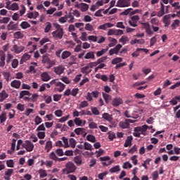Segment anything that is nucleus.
<instances>
[{
  "mask_svg": "<svg viewBox=\"0 0 180 180\" xmlns=\"http://www.w3.org/2000/svg\"><path fill=\"white\" fill-rule=\"evenodd\" d=\"M22 148H25L27 153H32V151L34 149V145L33 143H32V141L26 140L22 143Z\"/></svg>",
  "mask_w": 180,
  "mask_h": 180,
  "instance_id": "nucleus-5",
  "label": "nucleus"
},
{
  "mask_svg": "<svg viewBox=\"0 0 180 180\" xmlns=\"http://www.w3.org/2000/svg\"><path fill=\"white\" fill-rule=\"evenodd\" d=\"M130 123H134L133 120H125L124 122H120L119 126L121 129H129L130 127Z\"/></svg>",
  "mask_w": 180,
  "mask_h": 180,
  "instance_id": "nucleus-9",
  "label": "nucleus"
},
{
  "mask_svg": "<svg viewBox=\"0 0 180 180\" xmlns=\"http://www.w3.org/2000/svg\"><path fill=\"white\" fill-rule=\"evenodd\" d=\"M58 87L55 88L54 90L56 92H63V90L65 89V85L63 83H60L58 84V86H57Z\"/></svg>",
  "mask_w": 180,
  "mask_h": 180,
  "instance_id": "nucleus-32",
  "label": "nucleus"
},
{
  "mask_svg": "<svg viewBox=\"0 0 180 180\" xmlns=\"http://www.w3.org/2000/svg\"><path fill=\"white\" fill-rule=\"evenodd\" d=\"M20 26L21 29L26 30V29H29V27H30V24H29L27 22V21H23L21 22Z\"/></svg>",
  "mask_w": 180,
  "mask_h": 180,
  "instance_id": "nucleus-35",
  "label": "nucleus"
},
{
  "mask_svg": "<svg viewBox=\"0 0 180 180\" xmlns=\"http://www.w3.org/2000/svg\"><path fill=\"white\" fill-rule=\"evenodd\" d=\"M140 20V16L134 15L131 17V20L128 21L129 26L132 27H137V22Z\"/></svg>",
  "mask_w": 180,
  "mask_h": 180,
  "instance_id": "nucleus-6",
  "label": "nucleus"
},
{
  "mask_svg": "<svg viewBox=\"0 0 180 180\" xmlns=\"http://www.w3.org/2000/svg\"><path fill=\"white\" fill-rule=\"evenodd\" d=\"M6 112H1V114L0 115V123H5V122H6Z\"/></svg>",
  "mask_w": 180,
  "mask_h": 180,
  "instance_id": "nucleus-36",
  "label": "nucleus"
},
{
  "mask_svg": "<svg viewBox=\"0 0 180 180\" xmlns=\"http://www.w3.org/2000/svg\"><path fill=\"white\" fill-rule=\"evenodd\" d=\"M60 83V81H58V79H53L50 82V85H55V86H58L59 84Z\"/></svg>",
  "mask_w": 180,
  "mask_h": 180,
  "instance_id": "nucleus-58",
  "label": "nucleus"
},
{
  "mask_svg": "<svg viewBox=\"0 0 180 180\" xmlns=\"http://www.w3.org/2000/svg\"><path fill=\"white\" fill-rule=\"evenodd\" d=\"M53 25L55 26L56 30L51 33L52 37H53L55 40H61V39H63V36H64V29H63L61 25L58 24L54 23Z\"/></svg>",
  "mask_w": 180,
  "mask_h": 180,
  "instance_id": "nucleus-2",
  "label": "nucleus"
},
{
  "mask_svg": "<svg viewBox=\"0 0 180 180\" xmlns=\"http://www.w3.org/2000/svg\"><path fill=\"white\" fill-rule=\"evenodd\" d=\"M20 85H22L20 80H13L11 82V86H12V88H15V89H19Z\"/></svg>",
  "mask_w": 180,
  "mask_h": 180,
  "instance_id": "nucleus-14",
  "label": "nucleus"
},
{
  "mask_svg": "<svg viewBox=\"0 0 180 180\" xmlns=\"http://www.w3.org/2000/svg\"><path fill=\"white\" fill-rule=\"evenodd\" d=\"M152 160L150 158L146 159L143 163H142V167L145 168V169H148V167L147 165H150V162H151Z\"/></svg>",
  "mask_w": 180,
  "mask_h": 180,
  "instance_id": "nucleus-40",
  "label": "nucleus"
},
{
  "mask_svg": "<svg viewBox=\"0 0 180 180\" xmlns=\"http://www.w3.org/2000/svg\"><path fill=\"white\" fill-rule=\"evenodd\" d=\"M77 8L80 9L82 12H86L88 9H89V5L85 4V3H81L77 5Z\"/></svg>",
  "mask_w": 180,
  "mask_h": 180,
  "instance_id": "nucleus-12",
  "label": "nucleus"
},
{
  "mask_svg": "<svg viewBox=\"0 0 180 180\" xmlns=\"http://www.w3.org/2000/svg\"><path fill=\"white\" fill-rule=\"evenodd\" d=\"M6 165L8 168H13V167L15 165V162H13V160H7Z\"/></svg>",
  "mask_w": 180,
  "mask_h": 180,
  "instance_id": "nucleus-53",
  "label": "nucleus"
},
{
  "mask_svg": "<svg viewBox=\"0 0 180 180\" xmlns=\"http://www.w3.org/2000/svg\"><path fill=\"white\" fill-rule=\"evenodd\" d=\"M84 58H85V60H89V59L95 60V52H94V51L88 52L85 55Z\"/></svg>",
  "mask_w": 180,
  "mask_h": 180,
  "instance_id": "nucleus-24",
  "label": "nucleus"
},
{
  "mask_svg": "<svg viewBox=\"0 0 180 180\" xmlns=\"http://www.w3.org/2000/svg\"><path fill=\"white\" fill-rule=\"evenodd\" d=\"M15 39H23V34L20 31H18L14 33Z\"/></svg>",
  "mask_w": 180,
  "mask_h": 180,
  "instance_id": "nucleus-50",
  "label": "nucleus"
},
{
  "mask_svg": "<svg viewBox=\"0 0 180 180\" xmlns=\"http://www.w3.org/2000/svg\"><path fill=\"white\" fill-rule=\"evenodd\" d=\"M74 123L76 124V126H80L82 127V120L79 117H75L74 119Z\"/></svg>",
  "mask_w": 180,
  "mask_h": 180,
  "instance_id": "nucleus-41",
  "label": "nucleus"
},
{
  "mask_svg": "<svg viewBox=\"0 0 180 180\" xmlns=\"http://www.w3.org/2000/svg\"><path fill=\"white\" fill-rule=\"evenodd\" d=\"M153 180H158L159 178L158 171H155L152 173Z\"/></svg>",
  "mask_w": 180,
  "mask_h": 180,
  "instance_id": "nucleus-62",
  "label": "nucleus"
},
{
  "mask_svg": "<svg viewBox=\"0 0 180 180\" xmlns=\"http://www.w3.org/2000/svg\"><path fill=\"white\" fill-rule=\"evenodd\" d=\"M71 52L70 51H64L61 54L62 60H67L68 57H71Z\"/></svg>",
  "mask_w": 180,
  "mask_h": 180,
  "instance_id": "nucleus-26",
  "label": "nucleus"
},
{
  "mask_svg": "<svg viewBox=\"0 0 180 180\" xmlns=\"http://www.w3.org/2000/svg\"><path fill=\"white\" fill-rule=\"evenodd\" d=\"M8 30H18V24H14L13 21H11L7 25Z\"/></svg>",
  "mask_w": 180,
  "mask_h": 180,
  "instance_id": "nucleus-23",
  "label": "nucleus"
},
{
  "mask_svg": "<svg viewBox=\"0 0 180 180\" xmlns=\"http://www.w3.org/2000/svg\"><path fill=\"white\" fill-rule=\"evenodd\" d=\"M13 50H14L15 54H20V53H22V51H23V50H25V46L14 45Z\"/></svg>",
  "mask_w": 180,
  "mask_h": 180,
  "instance_id": "nucleus-18",
  "label": "nucleus"
},
{
  "mask_svg": "<svg viewBox=\"0 0 180 180\" xmlns=\"http://www.w3.org/2000/svg\"><path fill=\"white\" fill-rule=\"evenodd\" d=\"M49 158L50 160H53V161H58V157H57V155L54 152H51L49 154Z\"/></svg>",
  "mask_w": 180,
  "mask_h": 180,
  "instance_id": "nucleus-44",
  "label": "nucleus"
},
{
  "mask_svg": "<svg viewBox=\"0 0 180 180\" xmlns=\"http://www.w3.org/2000/svg\"><path fill=\"white\" fill-rule=\"evenodd\" d=\"M53 148V142L51 141H48L45 146V150H46V153H50V150Z\"/></svg>",
  "mask_w": 180,
  "mask_h": 180,
  "instance_id": "nucleus-31",
  "label": "nucleus"
},
{
  "mask_svg": "<svg viewBox=\"0 0 180 180\" xmlns=\"http://www.w3.org/2000/svg\"><path fill=\"white\" fill-rule=\"evenodd\" d=\"M70 61L69 62V65H73V64L75 63V61H77V58H75V56H70Z\"/></svg>",
  "mask_w": 180,
  "mask_h": 180,
  "instance_id": "nucleus-59",
  "label": "nucleus"
},
{
  "mask_svg": "<svg viewBox=\"0 0 180 180\" xmlns=\"http://www.w3.org/2000/svg\"><path fill=\"white\" fill-rule=\"evenodd\" d=\"M160 11L158 13V18H161V16H164V15H165V6H164L162 3H160Z\"/></svg>",
  "mask_w": 180,
  "mask_h": 180,
  "instance_id": "nucleus-25",
  "label": "nucleus"
},
{
  "mask_svg": "<svg viewBox=\"0 0 180 180\" xmlns=\"http://www.w3.org/2000/svg\"><path fill=\"white\" fill-rule=\"evenodd\" d=\"M54 72H56V74L57 75H61V74H63V72H64V67H63V65H59L58 67H55Z\"/></svg>",
  "mask_w": 180,
  "mask_h": 180,
  "instance_id": "nucleus-20",
  "label": "nucleus"
},
{
  "mask_svg": "<svg viewBox=\"0 0 180 180\" xmlns=\"http://www.w3.org/2000/svg\"><path fill=\"white\" fill-rule=\"evenodd\" d=\"M171 15H166L163 17V23L165 24V27H167V26H169V25H171Z\"/></svg>",
  "mask_w": 180,
  "mask_h": 180,
  "instance_id": "nucleus-16",
  "label": "nucleus"
},
{
  "mask_svg": "<svg viewBox=\"0 0 180 180\" xmlns=\"http://www.w3.org/2000/svg\"><path fill=\"white\" fill-rule=\"evenodd\" d=\"M39 172L40 178H46V176H47V173L46 172V170L40 169Z\"/></svg>",
  "mask_w": 180,
  "mask_h": 180,
  "instance_id": "nucleus-56",
  "label": "nucleus"
},
{
  "mask_svg": "<svg viewBox=\"0 0 180 180\" xmlns=\"http://www.w3.org/2000/svg\"><path fill=\"white\" fill-rule=\"evenodd\" d=\"M136 43H138L139 44H144V39H135L134 40L131 41V44H136Z\"/></svg>",
  "mask_w": 180,
  "mask_h": 180,
  "instance_id": "nucleus-48",
  "label": "nucleus"
},
{
  "mask_svg": "<svg viewBox=\"0 0 180 180\" xmlns=\"http://www.w3.org/2000/svg\"><path fill=\"white\" fill-rule=\"evenodd\" d=\"M178 27H179V20H174L173 23L172 24V30H175Z\"/></svg>",
  "mask_w": 180,
  "mask_h": 180,
  "instance_id": "nucleus-43",
  "label": "nucleus"
},
{
  "mask_svg": "<svg viewBox=\"0 0 180 180\" xmlns=\"http://www.w3.org/2000/svg\"><path fill=\"white\" fill-rule=\"evenodd\" d=\"M41 62L43 64H45V65H47L46 68L48 70H50L53 65H56V61L50 60L47 55H44L42 56Z\"/></svg>",
  "mask_w": 180,
  "mask_h": 180,
  "instance_id": "nucleus-4",
  "label": "nucleus"
},
{
  "mask_svg": "<svg viewBox=\"0 0 180 180\" xmlns=\"http://www.w3.org/2000/svg\"><path fill=\"white\" fill-rule=\"evenodd\" d=\"M109 171L111 174H115V172H120V166L116 165V166L112 167L111 169H110Z\"/></svg>",
  "mask_w": 180,
  "mask_h": 180,
  "instance_id": "nucleus-37",
  "label": "nucleus"
},
{
  "mask_svg": "<svg viewBox=\"0 0 180 180\" xmlns=\"http://www.w3.org/2000/svg\"><path fill=\"white\" fill-rule=\"evenodd\" d=\"M150 23L152 26H158L160 25V20L158 18H152L150 20Z\"/></svg>",
  "mask_w": 180,
  "mask_h": 180,
  "instance_id": "nucleus-47",
  "label": "nucleus"
},
{
  "mask_svg": "<svg viewBox=\"0 0 180 180\" xmlns=\"http://www.w3.org/2000/svg\"><path fill=\"white\" fill-rule=\"evenodd\" d=\"M122 168L124 169H130V168H133V165H131V163H130V162H125L122 165Z\"/></svg>",
  "mask_w": 180,
  "mask_h": 180,
  "instance_id": "nucleus-38",
  "label": "nucleus"
},
{
  "mask_svg": "<svg viewBox=\"0 0 180 180\" xmlns=\"http://www.w3.org/2000/svg\"><path fill=\"white\" fill-rule=\"evenodd\" d=\"M70 146L72 147V148H75V146H77V141L74 138H71L69 141Z\"/></svg>",
  "mask_w": 180,
  "mask_h": 180,
  "instance_id": "nucleus-54",
  "label": "nucleus"
},
{
  "mask_svg": "<svg viewBox=\"0 0 180 180\" xmlns=\"http://www.w3.org/2000/svg\"><path fill=\"white\" fill-rule=\"evenodd\" d=\"M131 141H133V136H127V139L125 140L124 147H129V146H131Z\"/></svg>",
  "mask_w": 180,
  "mask_h": 180,
  "instance_id": "nucleus-27",
  "label": "nucleus"
},
{
  "mask_svg": "<svg viewBox=\"0 0 180 180\" xmlns=\"http://www.w3.org/2000/svg\"><path fill=\"white\" fill-rule=\"evenodd\" d=\"M30 58H32V56H30L27 53H24L21 57V59L20 60V64H25L26 61H29Z\"/></svg>",
  "mask_w": 180,
  "mask_h": 180,
  "instance_id": "nucleus-11",
  "label": "nucleus"
},
{
  "mask_svg": "<svg viewBox=\"0 0 180 180\" xmlns=\"http://www.w3.org/2000/svg\"><path fill=\"white\" fill-rule=\"evenodd\" d=\"M108 50H109V47H107V49H103L101 51H97L96 53V54L98 57H101V56H103V54H105V53H106V51H108Z\"/></svg>",
  "mask_w": 180,
  "mask_h": 180,
  "instance_id": "nucleus-39",
  "label": "nucleus"
},
{
  "mask_svg": "<svg viewBox=\"0 0 180 180\" xmlns=\"http://www.w3.org/2000/svg\"><path fill=\"white\" fill-rule=\"evenodd\" d=\"M5 66V56H1L0 57V67Z\"/></svg>",
  "mask_w": 180,
  "mask_h": 180,
  "instance_id": "nucleus-64",
  "label": "nucleus"
},
{
  "mask_svg": "<svg viewBox=\"0 0 180 180\" xmlns=\"http://www.w3.org/2000/svg\"><path fill=\"white\" fill-rule=\"evenodd\" d=\"M74 162L77 165V167H81L82 165V156L77 155L73 159Z\"/></svg>",
  "mask_w": 180,
  "mask_h": 180,
  "instance_id": "nucleus-15",
  "label": "nucleus"
},
{
  "mask_svg": "<svg viewBox=\"0 0 180 180\" xmlns=\"http://www.w3.org/2000/svg\"><path fill=\"white\" fill-rule=\"evenodd\" d=\"M85 30H88L89 32H93L94 30V25L86 23L84 27Z\"/></svg>",
  "mask_w": 180,
  "mask_h": 180,
  "instance_id": "nucleus-49",
  "label": "nucleus"
},
{
  "mask_svg": "<svg viewBox=\"0 0 180 180\" xmlns=\"http://www.w3.org/2000/svg\"><path fill=\"white\" fill-rule=\"evenodd\" d=\"M8 95L6 93V91L5 90H3L1 93H0V102H4V101H5V99H6V98H8Z\"/></svg>",
  "mask_w": 180,
  "mask_h": 180,
  "instance_id": "nucleus-28",
  "label": "nucleus"
},
{
  "mask_svg": "<svg viewBox=\"0 0 180 180\" xmlns=\"http://www.w3.org/2000/svg\"><path fill=\"white\" fill-rule=\"evenodd\" d=\"M116 6L117 8H127L130 6V0H118Z\"/></svg>",
  "mask_w": 180,
  "mask_h": 180,
  "instance_id": "nucleus-7",
  "label": "nucleus"
},
{
  "mask_svg": "<svg viewBox=\"0 0 180 180\" xmlns=\"http://www.w3.org/2000/svg\"><path fill=\"white\" fill-rule=\"evenodd\" d=\"M141 25H142V29H143L148 34V36H153L154 34V32H157L158 30H160V27L157 25H150V23L148 22H141ZM151 27L153 30H151Z\"/></svg>",
  "mask_w": 180,
  "mask_h": 180,
  "instance_id": "nucleus-1",
  "label": "nucleus"
},
{
  "mask_svg": "<svg viewBox=\"0 0 180 180\" xmlns=\"http://www.w3.org/2000/svg\"><path fill=\"white\" fill-rule=\"evenodd\" d=\"M39 16V12H31L27 13V18L29 19H36Z\"/></svg>",
  "mask_w": 180,
  "mask_h": 180,
  "instance_id": "nucleus-30",
  "label": "nucleus"
},
{
  "mask_svg": "<svg viewBox=\"0 0 180 180\" xmlns=\"http://www.w3.org/2000/svg\"><path fill=\"white\" fill-rule=\"evenodd\" d=\"M86 141H90V143H96V138L92 134H89L86 136Z\"/></svg>",
  "mask_w": 180,
  "mask_h": 180,
  "instance_id": "nucleus-33",
  "label": "nucleus"
},
{
  "mask_svg": "<svg viewBox=\"0 0 180 180\" xmlns=\"http://www.w3.org/2000/svg\"><path fill=\"white\" fill-rule=\"evenodd\" d=\"M91 112L93 115H95L96 116H98L100 115L99 110L96 107H91Z\"/></svg>",
  "mask_w": 180,
  "mask_h": 180,
  "instance_id": "nucleus-55",
  "label": "nucleus"
},
{
  "mask_svg": "<svg viewBox=\"0 0 180 180\" xmlns=\"http://www.w3.org/2000/svg\"><path fill=\"white\" fill-rule=\"evenodd\" d=\"M89 129H98V124H96V122H90L89 124Z\"/></svg>",
  "mask_w": 180,
  "mask_h": 180,
  "instance_id": "nucleus-63",
  "label": "nucleus"
},
{
  "mask_svg": "<svg viewBox=\"0 0 180 180\" xmlns=\"http://www.w3.org/2000/svg\"><path fill=\"white\" fill-rule=\"evenodd\" d=\"M52 27H53V25H51V22H46V27L44 28V32L45 33H49V32H50V30H51Z\"/></svg>",
  "mask_w": 180,
  "mask_h": 180,
  "instance_id": "nucleus-34",
  "label": "nucleus"
},
{
  "mask_svg": "<svg viewBox=\"0 0 180 180\" xmlns=\"http://www.w3.org/2000/svg\"><path fill=\"white\" fill-rule=\"evenodd\" d=\"M114 26H115L114 24H112V23H110V22H107V23H105V24H103V25H100V26L98 27V29H100V30H106V29H107L108 27H113Z\"/></svg>",
  "mask_w": 180,
  "mask_h": 180,
  "instance_id": "nucleus-22",
  "label": "nucleus"
},
{
  "mask_svg": "<svg viewBox=\"0 0 180 180\" xmlns=\"http://www.w3.org/2000/svg\"><path fill=\"white\" fill-rule=\"evenodd\" d=\"M85 128H76L74 131L76 133V134H77V136L84 134V133H85L83 135V137H85L86 136V132H85Z\"/></svg>",
  "mask_w": 180,
  "mask_h": 180,
  "instance_id": "nucleus-19",
  "label": "nucleus"
},
{
  "mask_svg": "<svg viewBox=\"0 0 180 180\" xmlns=\"http://www.w3.org/2000/svg\"><path fill=\"white\" fill-rule=\"evenodd\" d=\"M84 150L92 151L94 148H92V145L88 142H84Z\"/></svg>",
  "mask_w": 180,
  "mask_h": 180,
  "instance_id": "nucleus-42",
  "label": "nucleus"
},
{
  "mask_svg": "<svg viewBox=\"0 0 180 180\" xmlns=\"http://www.w3.org/2000/svg\"><path fill=\"white\" fill-rule=\"evenodd\" d=\"M123 46L119 44L115 48L110 49L109 54L110 56H113V54H119V51H120V49H122Z\"/></svg>",
  "mask_w": 180,
  "mask_h": 180,
  "instance_id": "nucleus-10",
  "label": "nucleus"
},
{
  "mask_svg": "<svg viewBox=\"0 0 180 180\" xmlns=\"http://www.w3.org/2000/svg\"><path fill=\"white\" fill-rule=\"evenodd\" d=\"M123 104V100L120 98H114L112 101V106H120Z\"/></svg>",
  "mask_w": 180,
  "mask_h": 180,
  "instance_id": "nucleus-21",
  "label": "nucleus"
},
{
  "mask_svg": "<svg viewBox=\"0 0 180 180\" xmlns=\"http://www.w3.org/2000/svg\"><path fill=\"white\" fill-rule=\"evenodd\" d=\"M123 60V59H122V58H115L112 60V64L115 65V64H119V63H122V61Z\"/></svg>",
  "mask_w": 180,
  "mask_h": 180,
  "instance_id": "nucleus-57",
  "label": "nucleus"
},
{
  "mask_svg": "<svg viewBox=\"0 0 180 180\" xmlns=\"http://www.w3.org/2000/svg\"><path fill=\"white\" fill-rule=\"evenodd\" d=\"M77 171V166L72 162H68L65 165V168L62 169V172L63 174H66L68 175V174H72Z\"/></svg>",
  "mask_w": 180,
  "mask_h": 180,
  "instance_id": "nucleus-3",
  "label": "nucleus"
},
{
  "mask_svg": "<svg viewBox=\"0 0 180 180\" xmlns=\"http://www.w3.org/2000/svg\"><path fill=\"white\" fill-rule=\"evenodd\" d=\"M103 119H105V120H108V122H112V117L108 113H103Z\"/></svg>",
  "mask_w": 180,
  "mask_h": 180,
  "instance_id": "nucleus-46",
  "label": "nucleus"
},
{
  "mask_svg": "<svg viewBox=\"0 0 180 180\" xmlns=\"http://www.w3.org/2000/svg\"><path fill=\"white\" fill-rule=\"evenodd\" d=\"M30 95H32V94L29 91H21L20 92L19 98H20V99H22L23 98H25V96H30Z\"/></svg>",
  "mask_w": 180,
  "mask_h": 180,
  "instance_id": "nucleus-29",
  "label": "nucleus"
},
{
  "mask_svg": "<svg viewBox=\"0 0 180 180\" xmlns=\"http://www.w3.org/2000/svg\"><path fill=\"white\" fill-rule=\"evenodd\" d=\"M9 20H11V18L9 17H4L2 19H0V23H4L6 24L9 22Z\"/></svg>",
  "mask_w": 180,
  "mask_h": 180,
  "instance_id": "nucleus-61",
  "label": "nucleus"
},
{
  "mask_svg": "<svg viewBox=\"0 0 180 180\" xmlns=\"http://www.w3.org/2000/svg\"><path fill=\"white\" fill-rule=\"evenodd\" d=\"M41 79L44 82H47L50 81V79H51V77L47 72H44L42 74H41Z\"/></svg>",
  "mask_w": 180,
  "mask_h": 180,
  "instance_id": "nucleus-17",
  "label": "nucleus"
},
{
  "mask_svg": "<svg viewBox=\"0 0 180 180\" xmlns=\"http://www.w3.org/2000/svg\"><path fill=\"white\" fill-rule=\"evenodd\" d=\"M89 103H88V101H82L79 105V109L86 108L87 106H89Z\"/></svg>",
  "mask_w": 180,
  "mask_h": 180,
  "instance_id": "nucleus-52",
  "label": "nucleus"
},
{
  "mask_svg": "<svg viewBox=\"0 0 180 180\" xmlns=\"http://www.w3.org/2000/svg\"><path fill=\"white\" fill-rule=\"evenodd\" d=\"M13 174V169H8L4 173V179L11 180V176Z\"/></svg>",
  "mask_w": 180,
  "mask_h": 180,
  "instance_id": "nucleus-13",
  "label": "nucleus"
},
{
  "mask_svg": "<svg viewBox=\"0 0 180 180\" xmlns=\"http://www.w3.org/2000/svg\"><path fill=\"white\" fill-rule=\"evenodd\" d=\"M123 33L122 30L110 29L108 32V36H122Z\"/></svg>",
  "mask_w": 180,
  "mask_h": 180,
  "instance_id": "nucleus-8",
  "label": "nucleus"
},
{
  "mask_svg": "<svg viewBox=\"0 0 180 180\" xmlns=\"http://www.w3.org/2000/svg\"><path fill=\"white\" fill-rule=\"evenodd\" d=\"M35 124L36 126H39L41 122H43V120H41V117H40L39 115H37L34 119Z\"/></svg>",
  "mask_w": 180,
  "mask_h": 180,
  "instance_id": "nucleus-51",
  "label": "nucleus"
},
{
  "mask_svg": "<svg viewBox=\"0 0 180 180\" xmlns=\"http://www.w3.org/2000/svg\"><path fill=\"white\" fill-rule=\"evenodd\" d=\"M120 43H122V44H126L127 41H129V37L127 36H122L120 39H119Z\"/></svg>",
  "mask_w": 180,
  "mask_h": 180,
  "instance_id": "nucleus-45",
  "label": "nucleus"
},
{
  "mask_svg": "<svg viewBox=\"0 0 180 180\" xmlns=\"http://www.w3.org/2000/svg\"><path fill=\"white\" fill-rule=\"evenodd\" d=\"M37 99H39V94H33L31 97V102H37Z\"/></svg>",
  "mask_w": 180,
  "mask_h": 180,
  "instance_id": "nucleus-60",
  "label": "nucleus"
}]
</instances>
